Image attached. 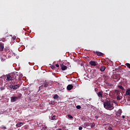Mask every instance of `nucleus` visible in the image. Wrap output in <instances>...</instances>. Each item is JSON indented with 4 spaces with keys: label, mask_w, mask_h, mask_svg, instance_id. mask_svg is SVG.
I'll return each instance as SVG.
<instances>
[{
    "label": "nucleus",
    "mask_w": 130,
    "mask_h": 130,
    "mask_svg": "<svg viewBox=\"0 0 130 130\" xmlns=\"http://www.w3.org/2000/svg\"><path fill=\"white\" fill-rule=\"evenodd\" d=\"M2 128H3V129H7V127L4 126L2 127Z\"/></svg>",
    "instance_id": "27"
},
{
    "label": "nucleus",
    "mask_w": 130,
    "mask_h": 130,
    "mask_svg": "<svg viewBox=\"0 0 130 130\" xmlns=\"http://www.w3.org/2000/svg\"><path fill=\"white\" fill-rule=\"evenodd\" d=\"M19 87H21V84H15L14 85H11L10 86V89H13V90H17V89H19Z\"/></svg>",
    "instance_id": "3"
},
{
    "label": "nucleus",
    "mask_w": 130,
    "mask_h": 130,
    "mask_svg": "<svg viewBox=\"0 0 130 130\" xmlns=\"http://www.w3.org/2000/svg\"><path fill=\"white\" fill-rule=\"evenodd\" d=\"M58 98V95L57 94H55L53 96V99H57Z\"/></svg>",
    "instance_id": "21"
},
{
    "label": "nucleus",
    "mask_w": 130,
    "mask_h": 130,
    "mask_svg": "<svg viewBox=\"0 0 130 130\" xmlns=\"http://www.w3.org/2000/svg\"><path fill=\"white\" fill-rule=\"evenodd\" d=\"M61 69L62 71H66V70H68V67L66 66L63 65V64H60Z\"/></svg>",
    "instance_id": "8"
},
{
    "label": "nucleus",
    "mask_w": 130,
    "mask_h": 130,
    "mask_svg": "<svg viewBox=\"0 0 130 130\" xmlns=\"http://www.w3.org/2000/svg\"><path fill=\"white\" fill-rule=\"evenodd\" d=\"M18 100V98L17 96H12L11 98V102H16Z\"/></svg>",
    "instance_id": "5"
},
{
    "label": "nucleus",
    "mask_w": 130,
    "mask_h": 130,
    "mask_svg": "<svg viewBox=\"0 0 130 130\" xmlns=\"http://www.w3.org/2000/svg\"><path fill=\"white\" fill-rule=\"evenodd\" d=\"M122 118H125V116H122Z\"/></svg>",
    "instance_id": "33"
},
{
    "label": "nucleus",
    "mask_w": 130,
    "mask_h": 130,
    "mask_svg": "<svg viewBox=\"0 0 130 130\" xmlns=\"http://www.w3.org/2000/svg\"><path fill=\"white\" fill-rule=\"evenodd\" d=\"M21 74L20 73H18V72H15V73H13L11 74V76L12 78V81H14V84H18V81L20 80Z\"/></svg>",
    "instance_id": "1"
},
{
    "label": "nucleus",
    "mask_w": 130,
    "mask_h": 130,
    "mask_svg": "<svg viewBox=\"0 0 130 130\" xmlns=\"http://www.w3.org/2000/svg\"><path fill=\"white\" fill-rule=\"evenodd\" d=\"M86 126H89V123H85L83 124V127H86Z\"/></svg>",
    "instance_id": "20"
},
{
    "label": "nucleus",
    "mask_w": 130,
    "mask_h": 130,
    "mask_svg": "<svg viewBox=\"0 0 130 130\" xmlns=\"http://www.w3.org/2000/svg\"><path fill=\"white\" fill-rule=\"evenodd\" d=\"M113 79L115 80H120V76L119 74H116V75L113 76Z\"/></svg>",
    "instance_id": "11"
},
{
    "label": "nucleus",
    "mask_w": 130,
    "mask_h": 130,
    "mask_svg": "<svg viewBox=\"0 0 130 130\" xmlns=\"http://www.w3.org/2000/svg\"><path fill=\"white\" fill-rule=\"evenodd\" d=\"M94 53L96 54V55L98 56H103V55H104V54L101 52L96 51L94 52Z\"/></svg>",
    "instance_id": "7"
},
{
    "label": "nucleus",
    "mask_w": 130,
    "mask_h": 130,
    "mask_svg": "<svg viewBox=\"0 0 130 130\" xmlns=\"http://www.w3.org/2000/svg\"><path fill=\"white\" fill-rule=\"evenodd\" d=\"M56 116H55V115H54V116H53L52 117H51V119L52 120H55L56 119Z\"/></svg>",
    "instance_id": "18"
},
{
    "label": "nucleus",
    "mask_w": 130,
    "mask_h": 130,
    "mask_svg": "<svg viewBox=\"0 0 130 130\" xmlns=\"http://www.w3.org/2000/svg\"><path fill=\"white\" fill-rule=\"evenodd\" d=\"M43 88V85H41L39 86V90H41V89Z\"/></svg>",
    "instance_id": "25"
},
{
    "label": "nucleus",
    "mask_w": 130,
    "mask_h": 130,
    "mask_svg": "<svg viewBox=\"0 0 130 130\" xmlns=\"http://www.w3.org/2000/svg\"><path fill=\"white\" fill-rule=\"evenodd\" d=\"M102 93H103V91H99L98 93V95L99 97V98H103V96Z\"/></svg>",
    "instance_id": "13"
},
{
    "label": "nucleus",
    "mask_w": 130,
    "mask_h": 130,
    "mask_svg": "<svg viewBox=\"0 0 130 130\" xmlns=\"http://www.w3.org/2000/svg\"><path fill=\"white\" fill-rule=\"evenodd\" d=\"M48 84H49V83L47 82H45L43 83V86L45 88H47V87H48Z\"/></svg>",
    "instance_id": "15"
},
{
    "label": "nucleus",
    "mask_w": 130,
    "mask_h": 130,
    "mask_svg": "<svg viewBox=\"0 0 130 130\" xmlns=\"http://www.w3.org/2000/svg\"><path fill=\"white\" fill-rule=\"evenodd\" d=\"M25 123H23L22 122H18L17 124H16V126L17 127H21V125H23Z\"/></svg>",
    "instance_id": "12"
},
{
    "label": "nucleus",
    "mask_w": 130,
    "mask_h": 130,
    "mask_svg": "<svg viewBox=\"0 0 130 130\" xmlns=\"http://www.w3.org/2000/svg\"><path fill=\"white\" fill-rule=\"evenodd\" d=\"M76 108L77 109H81V108H82V107H81V106L80 105H78L76 106Z\"/></svg>",
    "instance_id": "24"
},
{
    "label": "nucleus",
    "mask_w": 130,
    "mask_h": 130,
    "mask_svg": "<svg viewBox=\"0 0 130 130\" xmlns=\"http://www.w3.org/2000/svg\"><path fill=\"white\" fill-rule=\"evenodd\" d=\"M32 50H33V48H32V49H31Z\"/></svg>",
    "instance_id": "36"
},
{
    "label": "nucleus",
    "mask_w": 130,
    "mask_h": 130,
    "mask_svg": "<svg viewBox=\"0 0 130 130\" xmlns=\"http://www.w3.org/2000/svg\"><path fill=\"white\" fill-rule=\"evenodd\" d=\"M73 88H74V86H73V85L69 84L67 86V90H68V91H71V90H72Z\"/></svg>",
    "instance_id": "10"
},
{
    "label": "nucleus",
    "mask_w": 130,
    "mask_h": 130,
    "mask_svg": "<svg viewBox=\"0 0 130 130\" xmlns=\"http://www.w3.org/2000/svg\"><path fill=\"white\" fill-rule=\"evenodd\" d=\"M120 98L119 97V96H117V100H118V101H119V100H120Z\"/></svg>",
    "instance_id": "31"
},
{
    "label": "nucleus",
    "mask_w": 130,
    "mask_h": 130,
    "mask_svg": "<svg viewBox=\"0 0 130 130\" xmlns=\"http://www.w3.org/2000/svg\"><path fill=\"white\" fill-rule=\"evenodd\" d=\"M105 70H106V67H105V66H102L100 69L101 72H104Z\"/></svg>",
    "instance_id": "14"
},
{
    "label": "nucleus",
    "mask_w": 130,
    "mask_h": 130,
    "mask_svg": "<svg viewBox=\"0 0 130 130\" xmlns=\"http://www.w3.org/2000/svg\"><path fill=\"white\" fill-rule=\"evenodd\" d=\"M68 117H69V118H71V119H73V118H74L73 116L71 115L70 114L68 115Z\"/></svg>",
    "instance_id": "23"
},
{
    "label": "nucleus",
    "mask_w": 130,
    "mask_h": 130,
    "mask_svg": "<svg viewBox=\"0 0 130 130\" xmlns=\"http://www.w3.org/2000/svg\"><path fill=\"white\" fill-rule=\"evenodd\" d=\"M51 69H52V70H54V69H55V66H51Z\"/></svg>",
    "instance_id": "26"
},
{
    "label": "nucleus",
    "mask_w": 130,
    "mask_h": 130,
    "mask_svg": "<svg viewBox=\"0 0 130 130\" xmlns=\"http://www.w3.org/2000/svg\"><path fill=\"white\" fill-rule=\"evenodd\" d=\"M55 67H56V68H59V65L58 64H56Z\"/></svg>",
    "instance_id": "30"
},
{
    "label": "nucleus",
    "mask_w": 130,
    "mask_h": 130,
    "mask_svg": "<svg viewBox=\"0 0 130 130\" xmlns=\"http://www.w3.org/2000/svg\"><path fill=\"white\" fill-rule=\"evenodd\" d=\"M121 113H122V111L121 110H119L117 112V115L118 116H120V115H121Z\"/></svg>",
    "instance_id": "16"
},
{
    "label": "nucleus",
    "mask_w": 130,
    "mask_h": 130,
    "mask_svg": "<svg viewBox=\"0 0 130 130\" xmlns=\"http://www.w3.org/2000/svg\"><path fill=\"white\" fill-rule=\"evenodd\" d=\"M89 64L92 67H96V66H97V62L95 61H90L89 62Z\"/></svg>",
    "instance_id": "4"
},
{
    "label": "nucleus",
    "mask_w": 130,
    "mask_h": 130,
    "mask_svg": "<svg viewBox=\"0 0 130 130\" xmlns=\"http://www.w3.org/2000/svg\"><path fill=\"white\" fill-rule=\"evenodd\" d=\"M32 50H33V48H32V49H31Z\"/></svg>",
    "instance_id": "35"
},
{
    "label": "nucleus",
    "mask_w": 130,
    "mask_h": 130,
    "mask_svg": "<svg viewBox=\"0 0 130 130\" xmlns=\"http://www.w3.org/2000/svg\"><path fill=\"white\" fill-rule=\"evenodd\" d=\"M2 41H3V42H6V39L5 38L2 39Z\"/></svg>",
    "instance_id": "28"
},
{
    "label": "nucleus",
    "mask_w": 130,
    "mask_h": 130,
    "mask_svg": "<svg viewBox=\"0 0 130 130\" xmlns=\"http://www.w3.org/2000/svg\"><path fill=\"white\" fill-rule=\"evenodd\" d=\"M5 77H6V76H2V79H4L5 78Z\"/></svg>",
    "instance_id": "32"
},
{
    "label": "nucleus",
    "mask_w": 130,
    "mask_h": 130,
    "mask_svg": "<svg viewBox=\"0 0 130 130\" xmlns=\"http://www.w3.org/2000/svg\"><path fill=\"white\" fill-rule=\"evenodd\" d=\"M17 99H21V97H22V94L21 93H19L18 95V96H16Z\"/></svg>",
    "instance_id": "19"
},
{
    "label": "nucleus",
    "mask_w": 130,
    "mask_h": 130,
    "mask_svg": "<svg viewBox=\"0 0 130 130\" xmlns=\"http://www.w3.org/2000/svg\"><path fill=\"white\" fill-rule=\"evenodd\" d=\"M5 48L4 44L3 43H0V51H3Z\"/></svg>",
    "instance_id": "9"
},
{
    "label": "nucleus",
    "mask_w": 130,
    "mask_h": 130,
    "mask_svg": "<svg viewBox=\"0 0 130 130\" xmlns=\"http://www.w3.org/2000/svg\"><path fill=\"white\" fill-rule=\"evenodd\" d=\"M6 76H7V79H6L7 81H13V79L12 77V74H11L10 75H8Z\"/></svg>",
    "instance_id": "6"
},
{
    "label": "nucleus",
    "mask_w": 130,
    "mask_h": 130,
    "mask_svg": "<svg viewBox=\"0 0 130 130\" xmlns=\"http://www.w3.org/2000/svg\"><path fill=\"white\" fill-rule=\"evenodd\" d=\"M79 130H82L83 129V127H82V126L79 127Z\"/></svg>",
    "instance_id": "29"
},
{
    "label": "nucleus",
    "mask_w": 130,
    "mask_h": 130,
    "mask_svg": "<svg viewBox=\"0 0 130 130\" xmlns=\"http://www.w3.org/2000/svg\"><path fill=\"white\" fill-rule=\"evenodd\" d=\"M95 118H96V119L98 118V116H95Z\"/></svg>",
    "instance_id": "34"
},
{
    "label": "nucleus",
    "mask_w": 130,
    "mask_h": 130,
    "mask_svg": "<svg viewBox=\"0 0 130 130\" xmlns=\"http://www.w3.org/2000/svg\"><path fill=\"white\" fill-rule=\"evenodd\" d=\"M104 108L107 109L108 110H112L114 108L113 105L111 104V102L110 101H106L104 102Z\"/></svg>",
    "instance_id": "2"
},
{
    "label": "nucleus",
    "mask_w": 130,
    "mask_h": 130,
    "mask_svg": "<svg viewBox=\"0 0 130 130\" xmlns=\"http://www.w3.org/2000/svg\"><path fill=\"white\" fill-rule=\"evenodd\" d=\"M126 95H128V96H130V89H127L126 91Z\"/></svg>",
    "instance_id": "17"
},
{
    "label": "nucleus",
    "mask_w": 130,
    "mask_h": 130,
    "mask_svg": "<svg viewBox=\"0 0 130 130\" xmlns=\"http://www.w3.org/2000/svg\"><path fill=\"white\" fill-rule=\"evenodd\" d=\"M118 87L119 88V89H121V90H124V88H123V87H122L121 85H119Z\"/></svg>",
    "instance_id": "22"
}]
</instances>
